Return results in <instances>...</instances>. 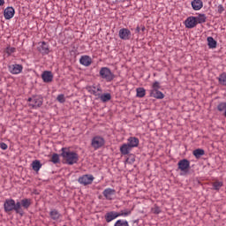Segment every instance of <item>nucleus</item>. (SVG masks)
I'll list each match as a JSON object with an SVG mask.
<instances>
[{"instance_id": "obj_1", "label": "nucleus", "mask_w": 226, "mask_h": 226, "mask_svg": "<svg viewBox=\"0 0 226 226\" xmlns=\"http://www.w3.org/2000/svg\"><path fill=\"white\" fill-rule=\"evenodd\" d=\"M62 157L67 165H75L79 162V154L70 148H62Z\"/></svg>"}, {"instance_id": "obj_2", "label": "nucleus", "mask_w": 226, "mask_h": 226, "mask_svg": "<svg viewBox=\"0 0 226 226\" xmlns=\"http://www.w3.org/2000/svg\"><path fill=\"white\" fill-rule=\"evenodd\" d=\"M4 209L5 213H11L15 211L18 215H23V211L20 210V201L15 202L13 199H7L4 203Z\"/></svg>"}, {"instance_id": "obj_3", "label": "nucleus", "mask_w": 226, "mask_h": 226, "mask_svg": "<svg viewBox=\"0 0 226 226\" xmlns=\"http://www.w3.org/2000/svg\"><path fill=\"white\" fill-rule=\"evenodd\" d=\"M99 75L101 79L106 80V82H112L116 79V75L113 74L112 71L109 67H102Z\"/></svg>"}, {"instance_id": "obj_4", "label": "nucleus", "mask_w": 226, "mask_h": 226, "mask_svg": "<svg viewBox=\"0 0 226 226\" xmlns=\"http://www.w3.org/2000/svg\"><path fill=\"white\" fill-rule=\"evenodd\" d=\"M43 105V98L36 95L28 98V106H30L31 109H40Z\"/></svg>"}, {"instance_id": "obj_5", "label": "nucleus", "mask_w": 226, "mask_h": 226, "mask_svg": "<svg viewBox=\"0 0 226 226\" xmlns=\"http://www.w3.org/2000/svg\"><path fill=\"white\" fill-rule=\"evenodd\" d=\"M91 146L96 151L105 146V139L102 136H95L91 140Z\"/></svg>"}, {"instance_id": "obj_6", "label": "nucleus", "mask_w": 226, "mask_h": 226, "mask_svg": "<svg viewBox=\"0 0 226 226\" xmlns=\"http://www.w3.org/2000/svg\"><path fill=\"white\" fill-rule=\"evenodd\" d=\"M78 181L80 185L87 186V185L93 184V181H94V177H93V175H83L79 177Z\"/></svg>"}, {"instance_id": "obj_7", "label": "nucleus", "mask_w": 226, "mask_h": 226, "mask_svg": "<svg viewBox=\"0 0 226 226\" xmlns=\"http://www.w3.org/2000/svg\"><path fill=\"white\" fill-rule=\"evenodd\" d=\"M8 70L10 73L12 75H19V73H22V70H24V66L22 64H14L8 66Z\"/></svg>"}, {"instance_id": "obj_8", "label": "nucleus", "mask_w": 226, "mask_h": 226, "mask_svg": "<svg viewBox=\"0 0 226 226\" xmlns=\"http://www.w3.org/2000/svg\"><path fill=\"white\" fill-rule=\"evenodd\" d=\"M185 26L187 29H193V27H197V20L195 16H190L185 20Z\"/></svg>"}, {"instance_id": "obj_9", "label": "nucleus", "mask_w": 226, "mask_h": 226, "mask_svg": "<svg viewBox=\"0 0 226 226\" xmlns=\"http://www.w3.org/2000/svg\"><path fill=\"white\" fill-rule=\"evenodd\" d=\"M87 91L90 93V94H94V96H100V93H102V87L100 85H94L90 87H87Z\"/></svg>"}, {"instance_id": "obj_10", "label": "nucleus", "mask_w": 226, "mask_h": 226, "mask_svg": "<svg viewBox=\"0 0 226 226\" xmlns=\"http://www.w3.org/2000/svg\"><path fill=\"white\" fill-rule=\"evenodd\" d=\"M103 197H105L106 200H113L114 197L116 196V190L112 188H106L102 192Z\"/></svg>"}, {"instance_id": "obj_11", "label": "nucleus", "mask_w": 226, "mask_h": 226, "mask_svg": "<svg viewBox=\"0 0 226 226\" xmlns=\"http://www.w3.org/2000/svg\"><path fill=\"white\" fill-rule=\"evenodd\" d=\"M118 36L121 40H130L132 32L128 28H122L118 32Z\"/></svg>"}, {"instance_id": "obj_12", "label": "nucleus", "mask_w": 226, "mask_h": 226, "mask_svg": "<svg viewBox=\"0 0 226 226\" xmlns=\"http://www.w3.org/2000/svg\"><path fill=\"white\" fill-rule=\"evenodd\" d=\"M105 221L107 223H110L113 220H116V218H119V214L116 211H110L106 213L104 215Z\"/></svg>"}, {"instance_id": "obj_13", "label": "nucleus", "mask_w": 226, "mask_h": 226, "mask_svg": "<svg viewBox=\"0 0 226 226\" xmlns=\"http://www.w3.org/2000/svg\"><path fill=\"white\" fill-rule=\"evenodd\" d=\"M178 169L182 172H186L190 169V161L183 159L178 162Z\"/></svg>"}, {"instance_id": "obj_14", "label": "nucleus", "mask_w": 226, "mask_h": 226, "mask_svg": "<svg viewBox=\"0 0 226 226\" xmlns=\"http://www.w3.org/2000/svg\"><path fill=\"white\" fill-rule=\"evenodd\" d=\"M41 79L43 82H46V83L52 82V80H54V75L50 71H44L41 74Z\"/></svg>"}, {"instance_id": "obj_15", "label": "nucleus", "mask_w": 226, "mask_h": 226, "mask_svg": "<svg viewBox=\"0 0 226 226\" xmlns=\"http://www.w3.org/2000/svg\"><path fill=\"white\" fill-rule=\"evenodd\" d=\"M191 6L192 10H194L195 11H199L204 7V3L202 2V0H192L191 3Z\"/></svg>"}, {"instance_id": "obj_16", "label": "nucleus", "mask_w": 226, "mask_h": 226, "mask_svg": "<svg viewBox=\"0 0 226 226\" xmlns=\"http://www.w3.org/2000/svg\"><path fill=\"white\" fill-rule=\"evenodd\" d=\"M4 16L6 20L13 19L15 16V9H13V7H7L4 11Z\"/></svg>"}, {"instance_id": "obj_17", "label": "nucleus", "mask_w": 226, "mask_h": 226, "mask_svg": "<svg viewBox=\"0 0 226 226\" xmlns=\"http://www.w3.org/2000/svg\"><path fill=\"white\" fill-rule=\"evenodd\" d=\"M79 63L83 66H91V64H93V59L91 58V56L85 55L80 57Z\"/></svg>"}, {"instance_id": "obj_18", "label": "nucleus", "mask_w": 226, "mask_h": 226, "mask_svg": "<svg viewBox=\"0 0 226 226\" xmlns=\"http://www.w3.org/2000/svg\"><path fill=\"white\" fill-rule=\"evenodd\" d=\"M20 203V211L23 209H29L31 207V204H33V200L25 198L19 201Z\"/></svg>"}, {"instance_id": "obj_19", "label": "nucleus", "mask_w": 226, "mask_h": 226, "mask_svg": "<svg viewBox=\"0 0 226 226\" xmlns=\"http://www.w3.org/2000/svg\"><path fill=\"white\" fill-rule=\"evenodd\" d=\"M150 96L152 98H156L157 100H163V98L165 97V95H163V93L160 92V89H151Z\"/></svg>"}, {"instance_id": "obj_20", "label": "nucleus", "mask_w": 226, "mask_h": 226, "mask_svg": "<svg viewBox=\"0 0 226 226\" xmlns=\"http://www.w3.org/2000/svg\"><path fill=\"white\" fill-rule=\"evenodd\" d=\"M139 138L137 137H130L127 139V144L129 145V147L133 149V147H139Z\"/></svg>"}, {"instance_id": "obj_21", "label": "nucleus", "mask_w": 226, "mask_h": 226, "mask_svg": "<svg viewBox=\"0 0 226 226\" xmlns=\"http://www.w3.org/2000/svg\"><path fill=\"white\" fill-rule=\"evenodd\" d=\"M49 216L51 220H54L55 222H58V220H61V218H63L61 213H59V211H57L56 209L50 210Z\"/></svg>"}, {"instance_id": "obj_22", "label": "nucleus", "mask_w": 226, "mask_h": 226, "mask_svg": "<svg viewBox=\"0 0 226 226\" xmlns=\"http://www.w3.org/2000/svg\"><path fill=\"white\" fill-rule=\"evenodd\" d=\"M132 148L127 143H124L120 147V153L124 156H126V154L132 152Z\"/></svg>"}, {"instance_id": "obj_23", "label": "nucleus", "mask_w": 226, "mask_h": 226, "mask_svg": "<svg viewBox=\"0 0 226 226\" xmlns=\"http://www.w3.org/2000/svg\"><path fill=\"white\" fill-rule=\"evenodd\" d=\"M97 98H100L101 102L106 103V102H110V100H112V95H110V94H102V93H100V95H98Z\"/></svg>"}, {"instance_id": "obj_24", "label": "nucleus", "mask_w": 226, "mask_h": 226, "mask_svg": "<svg viewBox=\"0 0 226 226\" xmlns=\"http://www.w3.org/2000/svg\"><path fill=\"white\" fill-rule=\"evenodd\" d=\"M195 19H196V25L204 24L206 20H207V17H206V14H198V16H196Z\"/></svg>"}, {"instance_id": "obj_25", "label": "nucleus", "mask_w": 226, "mask_h": 226, "mask_svg": "<svg viewBox=\"0 0 226 226\" xmlns=\"http://www.w3.org/2000/svg\"><path fill=\"white\" fill-rule=\"evenodd\" d=\"M207 41L209 49H216L217 42L213 37H207Z\"/></svg>"}, {"instance_id": "obj_26", "label": "nucleus", "mask_w": 226, "mask_h": 226, "mask_svg": "<svg viewBox=\"0 0 226 226\" xmlns=\"http://www.w3.org/2000/svg\"><path fill=\"white\" fill-rule=\"evenodd\" d=\"M32 168L33 170H34L35 172H38L40 170V169H41V162H40V161L35 160L32 162Z\"/></svg>"}, {"instance_id": "obj_27", "label": "nucleus", "mask_w": 226, "mask_h": 226, "mask_svg": "<svg viewBox=\"0 0 226 226\" xmlns=\"http://www.w3.org/2000/svg\"><path fill=\"white\" fill-rule=\"evenodd\" d=\"M119 216H122L123 218H126L127 216H130L132 215V210L125 208L124 210H121L120 212H117Z\"/></svg>"}, {"instance_id": "obj_28", "label": "nucleus", "mask_w": 226, "mask_h": 226, "mask_svg": "<svg viewBox=\"0 0 226 226\" xmlns=\"http://www.w3.org/2000/svg\"><path fill=\"white\" fill-rule=\"evenodd\" d=\"M113 226H130V222L124 219H118Z\"/></svg>"}, {"instance_id": "obj_29", "label": "nucleus", "mask_w": 226, "mask_h": 226, "mask_svg": "<svg viewBox=\"0 0 226 226\" xmlns=\"http://www.w3.org/2000/svg\"><path fill=\"white\" fill-rule=\"evenodd\" d=\"M136 93L138 98H144L146 96V89H144L143 87L137 88Z\"/></svg>"}, {"instance_id": "obj_30", "label": "nucleus", "mask_w": 226, "mask_h": 226, "mask_svg": "<svg viewBox=\"0 0 226 226\" xmlns=\"http://www.w3.org/2000/svg\"><path fill=\"white\" fill-rule=\"evenodd\" d=\"M213 185V190H216V192L220 191V188H222V186H223V182L222 181H215L212 184Z\"/></svg>"}, {"instance_id": "obj_31", "label": "nucleus", "mask_w": 226, "mask_h": 226, "mask_svg": "<svg viewBox=\"0 0 226 226\" xmlns=\"http://www.w3.org/2000/svg\"><path fill=\"white\" fill-rule=\"evenodd\" d=\"M192 154H194L196 158H200V156H204L205 152L204 149L198 148L193 151Z\"/></svg>"}, {"instance_id": "obj_32", "label": "nucleus", "mask_w": 226, "mask_h": 226, "mask_svg": "<svg viewBox=\"0 0 226 226\" xmlns=\"http://www.w3.org/2000/svg\"><path fill=\"white\" fill-rule=\"evenodd\" d=\"M41 52H42V54H49V45L46 44L45 41H42L41 43Z\"/></svg>"}, {"instance_id": "obj_33", "label": "nucleus", "mask_w": 226, "mask_h": 226, "mask_svg": "<svg viewBox=\"0 0 226 226\" xmlns=\"http://www.w3.org/2000/svg\"><path fill=\"white\" fill-rule=\"evenodd\" d=\"M14 52H17V49L14 47L8 46L5 49V54H7L8 56H11V54H14Z\"/></svg>"}, {"instance_id": "obj_34", "label": "nucleus", "mask_w": 226, "mask_h": 226, "mask_svg": "<svg viewBox=\"0 0 226 226\" xmlns=\"http://www.w3.org/2000/svg\"><path fill=\"white\" fill-rule=\"evenodd\" d=\"M219 83L221 86H226V74L222 73L218 78Z\"/></svg>"}, {"instance_id": "obj_35", "label": "nucleus", "mask_w": 226, "mask_h": 226, "mask_svg": "<svg viewBox=\"0 0 226 226\" xmlns=\"http://www.w3.org/2000/svg\"><path fill=\"white\" fill-rule=\"evenodd\" d=\"M217 110H219V112H223V110H226V102H220L217 105Z\"/></svg>"}, {"instance_id": "obj_36", "label": "nucleus", "mask_w": 226, "mask_h": 226, "mask_svg": "<svg viewBox=\"0 0 226 226\" xmlns=\"http://www.w3.org/2000/svg\"><path fill=\"white\" fill-rule=\"evenodd\" d=\"M51 162L52 163H59V154H53L51 156Z\"/></svg>"}, {"instance_id": "obj_37", "label": "nucleus", "mask_w": 226, "mask_h": 226, "mask_svg": "<svg viewBox=\"0 0 226 226\" xmlns=\"http://www.w3.org/2000/svg\"><path fill=\"white\" fill-rule=\"evenodd\" d=\"M152 213L154 215H160L162 213V209L160 208V207L154 206V207H152Z\"/></svg>"}, {"instance_id": "obj_38", "label": "nucleus", "mask_w": 226, "mask_h": 226, "mask_svg": "<svg viewBox=\"0 0 226 226\" xmlns=\"http://www.w3.org/2000/svg\"><path fill=\"white\" fill-rule=\"evenodd\" d=\"M56 100L57 102H59V103H64V102L66 101L64 99V94H59L57 97H56Z\"/></svg>"}, {"instance_id": "obj_39", "label": "nucleus", "mask_w": 226, "mask_h": 226, "mask_svg": "<svg viewBox=\"0 0 226 226\" xmlns=\"http://www.w3.org/2000/svg\"><path fill=\"white\" fill-rule=\"evenodd\" d=\"M162 87L160 86V82L155 81L152 85V89H160Z\"/></svg>"}, {"instance_id": "obj_40", "label": "nucleus", "mask_w": 226, "mask_h": 226, "mask_svg": "<svg viewBox=\"0 0 226 226\" xmlns=\"http://www.w3.org/2000/svg\"><path fill=\"white\" fill-rule=\"evenodd\" d=\"M217 11L218 13H223V11H225V9L223 8V5L219 4L217 7Z\"/></svg>"}, {"instance_id": "obj_41", "label": "nucleus", "mask_w": 226, "mask_h": 226, "mask_svg": "<svg viewBox=\"0 0 226 226\" xmlns=\"http://www.w3.org/2000/svg\"><path fill=\"white\" fill-rule=\"evenodd\" d=\"M0 147L4 151H6V149H8V145H6V143L2 142V143H0Z\"/></svg>"}, {"instance_id": "obj_42", "label": "nucleus", "mask_w": 226, "mask_h": 226, "mask_svg": "<svg viewBox=\"0 0 226 226\" xmlns=\"http://www.w3.org/2000/svg\"><path fill=\"white\" fill-rule=\"evenodd\" d=\"M0 6H4V0H0Z\"/></svg>"}, {"instance_id": "obj_43", "label": "nucleus", "mask_w": 226, "mask_h": 226, "mask_svg": "<svg viewBox=\"0 0 226 226\" xmlns=\"http://www.w3.org/2000/svg\"><path fill=\"white\" fill-rule=\"evenodd\" d=\"M136 31H137V33H140V28L138 26V27L136 28Z\"/></svg>"}]
</instances>
